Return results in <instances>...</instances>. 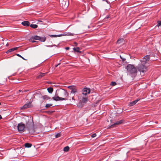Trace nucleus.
Wrapping results in <instances>:
<instances>
[{"instance_id":"obj_1","label":"nucleus","mask_w":161,"mask_h":161,"mask_svg":"<svg viewBox=\"0 0 161 161\" xmlns=\"http://www.w3.org/2000/svg\"><path fill=\"white\" fill-rule=\"evenodd\" d=\"M58 94H59L60 96L63 97H66L68 95V93L66 91L63 89H60L58 91V93H57L56 95L52 97V98L53 100L57 101L67 100L65 98L59 97Z\"/></svg>"},{"instance_id":"obj_2","label":"nucleus","mask_w":161,"mask_h":161,"mask_svg":"<svg viewBox=\"0 0 161 161\" xmlns=\"http://www.w3.org/2000/svg\"><path fill=\"white\" fill-rule=\"evenodd\" d=\"M126 69L129 75L131 76L135 75L137 72V70L136 68L133 65L130 64H129L127 65Z\"/></svg>"},{"instance_id":"obj_3","label":"nucleus","mask_w":161,"mask_h":161,"mask_svg":"<svg viewBox=\"0 0 161 161\" xmlns=\"http://www.w3.org/2000/svg\"><path fill=\"white\" fill-rule=\"evenodd\" d=\"M138 71L140 72L144 73L147 70V68L146 67L143 63L141 62V63L139 64L136 67Z\"/></svg>"},{"instance_id":"obj_4","label":"nucleus","mask_w":161,"mask_h":161,"mask_svg":"<svg viewBox=\"0 0 161 161\" xmlns=\"http://www.w3.org/2000/svg\"><path fill=\"white\" fill-rule=\"evenodd\" d=\"M25 128V125L22 123L19 124L17 126L18 130L20 132H23Z\"/></svg>"},{"instance_id":"obj_5","label":"nucleus","mask_w":161,"mask_h":161,"mask_svg":"<svg viewBox=\"0 0 161 161\" xmlns=\"http://www.w3.org/2000/svg\"><path fill=\"white\" fill-rule=\"evenodd\" d=\"M150 59V56L149 55H146L145 56L143 59H141V62L143 63L144 64H146L147 62L149 61Z\"/></svg>"},{"instance_id":"obj_6","label":"nucleus","mask_w":161,"mask_h":161,"mask_svg":"<svg viewBox=\"0 0 161 161\" xmlns=\"http://www.w3.org/2000/svg\"><path fill=\"white\" fill-rule=\"evenodd\" d=\"M90 89L88 88H84L82 90V94L85 96L86 95L90 93Z\"/></svg>"},{"instance_id":"obj_7","label":"nucleus","mask_w":161,"mask_h":161,"mask_svg":"<svg viewBox=\"0 0 161 161\" xmlns=\"http://www.w3.org/2000/svg\"><path fill=\"white\" fill-rule=\"evenodd\" d=\"M124 120H121L119 121H117L115 123H114L113 125L110 126V127L112 128L114 127L115 125H119L121 124L123 122Z\"/></svg>"},{"instance_id":"obj_8","label":"nucleus","mask_w":161,"mask_h":161,"mask_svg":"<svg viewBox=\"0 0 161 161\" xmlns=\"http://www.w3.org/2000/svg\"><path fill=\"white\" fill-rule=\"evenodd\" d=\"M74 33H72L70 32H65L64 34H61L62 36H73L74 35Z\"/></svg>"},{"instance_id":"obj_9","label":"nucleus","mask_w":161,"mask_h":161,"mask_svg":"<svg viewBox=\"0 0 161 161\" xmlns=\"http://www.w3.org/2000/svg\"><path fill=\"white\" fill-rule=\"evenodd\" d=\"M139 100V99H138L135 101L130 102L129 104V105L130 106H131L135 105Z\"/></svg>"},{"instance_id":"obj_10","label":"nucleus","mask_w":161,"mask_h":161,"mask_svg":"<svg viewBox=\"0 0 161 161\" xmlns=\"http://www.w3.org/2000/svg\"><path fill=\"white\" fill-rule=\"evenodd\" d=\"M31 103L30 102L28 103L25 104L21 108L22 109H25L29 108L31 106Z\"/></svg>"},{"instance_id":"obj_11","label":"nucleus","mask_w":161,"mask_h":161,"mask_svg":"<svg viewBox=\"0 0 161 161\" xmlns=\"http://www.w3.org/2000/svg\"><path fill=\"white\" fill-rule=\"evenodd\" d=\"M21 24L24 26H28L29 25L30 23L28 21H24L22 22Z\"/></svg>"},{"instance_id":"obj_12","label":"nucleus","mask_w":161,"mask_h":161,"mask_svg":"<svg viewBox=\"0 0 161 161\" xmlns=\"http://www.w3.org/2000/svg\"><path fill=\"white\" fill-rule=\"evenodd\" d=\"M18 48L17 47H14V48H11L9 49L6 52V53H9L12 52L14 50H16Z\"/></svg>"},{"instance_id":"obj_13","label":"nucleus","mask_w":161,"mask_h":161,"mask_svg":"<svg viewBox=\"0 0 161 161\" xmlns=\"http://www.w3.org/2000/svg\"><path fill=\"white\" fill-rule=\"evenodd\" d=\"M88 100V97H83L82 99V102L84 103H86Z\"/></svg>"},{"instance_id":"obj_14","label":"nucleus","mask_w":161,"mask_h":161,"mask_svg":"<svg viewBox=\"0 0 161 161\" xmlns=\"http://www.w3.org/2000/svg\"><path fill=\"white\" fill-rule=\"evenodd\" d=\"M45 73H41L37 77V78H41L42 77L44 76Z\"/></svg>"},{"instance_id":"obj_15","label":"nucleus","mask_w":161,"mask_h":161,"mask_svg":"<svg viewBox=\"0 0 161 161\" xmlns=\"http://www.w3.org/2000/svg\"><path fill=\"white\" fill-rule=\"evenodd\" d=\"M124 39L123 38L119 39L117 41V43L118 44H120L123 42Z\"/></svg>"},{"instance_id":"obj_16","label":"nucleus","mask_w":161,"mask_h":161,"mask_svg":"<svg viewBox=\"0 0 161 161\" xmlns=\"http://www.w3.org/2000/svg\"><path fill=\"white\" fill-rule=\"evenodd\" d=\"M47 90L49 93H51L53 91V89L52 87H48L47 88Z\"/></svg>"},{"instance_id":"obj_17","label":"nucleus","mask_w":161,"mask_h":161,"mask_svg":"<svg viewBox=\"0 0 161 161\" xmlns=\"http://www.w3.org/2000/svg\"><path fill=\"white\" fill-rule=\"evenodd\" d=\"M50 37H60L61 36V34L56 35H50Z\"/></svg>"},{"instance_id":"obj_18","label":"nucleus","mask_w":161,"mask_h":161,"mask_svg":"<svg viewBox=\"0 0 161 161\" xmlns=\"http://www.w3.org/2000/svg\"><path fill=\"white\" fill-rule=\"evenodd\" d=\"M40 41L42 42H44L45 41L46 38L45 37H40V39H39Z\"/></svg>"},{"instance_id":"obj_19","label":"nucleus","mask_w":161,"mask_h":161,"mask_svg":"<svg viewBox=\"0 0 161 161\" xmlns=\"http://www.w3.org/2000/svg\"><path fill=\"white\" fill-rule=\"evenodd\" d=\"M31 144L28 143H26L25 144V146L26 147H30L31 146Z\"/></svg>"},{"instance_id":"obj_20","label":"nucleus","mask_w":161,"mask_h":161,"mask_svg":"<svg viewBox=\"0 0 161 161\" xmlns=\"http://www.w3.org/2000/svg\"><path fill=\"white\" fill-rule=\"evenodd\" d=\"M43 99L47 100L50 99V98L47 95L43 96L42 97Z\"/></svg>"},{"instance_id":"obj_21","label":"nucleus","mask_w":161,"mask_h":161,"mask_svg":"<svg viewBox=\"0 0 161 161\" xmlns=\"http://www.w3.org/2000/svg\"><path fill=\"white\" fill-rule=\"evenodd\" d=\"M30 26L32 28L34 29H36L38 27L37 25L35 24H31L30 25Z\"/></svg>"},{"instance_id":"obj_22","label":"nucleus","mask_w":161,"mask_h":161,"mask_svg":"<svg viewBox=\"0 0 161 161\" xmlns=\"http://www.w3.org/2000/svg\"><path fill=\"white\" fill-rule=\"evenodd\" d=\"M80 48L79 47H74L73 50L77 52H80L79 51Z\"/></svg>"},{"instance_id":"obj_23","label":"nucleus","mask_w":161,"mask_h":161,"mask_svg":"<svg viewBox=\"0 0 161 161\" xmlns=\"http://www.w3.org/2000/svg\"><path fill=\"white\" fill-rule=\"evenodd\" d=\"M76 92H77V90L75 87L73 88V89H72L71 91V93H74Z\"/></svg>"},{"instance_id":"obj_24","label":"nucleus","mask_w":161,"mask_h":161,"mask_svg":"<svg viewBox=\"0 0 161 161\" xmlns=\"http://www.w3.org/2000/svg\"><path fill=\"white\" fill-rule=\"evenodd\" d=\"M32 37H33L34 39H35V40H39V39H40V36H32Z\"/></svg>"},{"instance_id":"obj_25","label":"nucleus","mask_w":161,"mask_h":161,"mask_svg":"<svg viewBox=\"0 0 161 161\" xmlns=\"http://www.w3.org/2000/svg\"><path fill=\"white\" fill-rule=\"evenodd\" d=\"M69 148L68 146H66L64 148V150L65 152H67L69 150Z\"/></svg>"},{"instance_id":"obj_26","label":"nucleus","mask_w":161,"mask_h":161,"mask_svg":"<svg viewBox=\"0 0 161 161\" xmlns=\"http://www.w3.org/2000/svg\"><path fill=\"white\" fill-rule=\"evenodd\" d=\"M75 86L74 85L69 86H68V88L69 89H70L71 90L72 89H73V88H74Z\"/></svg>"},{"instance_id":"obj_27","label":"nucleus","mask_w":161,"mask_h":161,"mask_svg":"<svg viewBox=\"0 0 161 161\" xmlns=\"http://www.w3.org/2000/svg\"><path fill=\"white\" fill-rule=\"evenodd\" d=\"M35 39L32 36L30 39V41L32 42H36L35 41Z\"/></svg>"},{"instance_id":"obj_28","label":"nucleus","mask_w":161,"mask_h":161,"mask_svg":"<svg viewBox=\"0 0 161 161\" xmlns=\"http://www.w3.org/2000/svg\"><path fill=\"white\" fill-rule=\"evenodd\" d=\"M52 105V104H47L45 106L46 108H49Z\"/></svg>"},{"instance_id":"obj_29","label":"nucleus","mask_w":161,"mask_h":161,"mask_svg":"<svg viewBox=\"0 0 161 161\" xmlns=\"http://www.w3.org/2000/svg\"><path fill=\"white\" fill-rule=\"evenodd\" d=\"M116 83L115 82H112L110 83V85L112 86H114L116 85Z\"/></svg>"},{"instance_id":"obj_30","label":"nucleus","mask_w":161,"mask_h":161,"mask_svg":"<svg viewBox=\"0 0 161 161\" xmlns=\"http://www.w3.org/2000/svg\"><path fill=\"white\" fill-rule=\"evenodd\" d=\"M16 55L17 56H19L20 58H21L25 60H26V59H25L23 57H22L21 55H20L19 54H16Z\"/></svg>"},{"instance_id":"obj_31","label":"nucleus","mask_w":161,"mask_h":161,"mask_svg":"<svg viewBox=\"0 0 161 161\" xmlns=\"http://www.w3.org/2000/svg\"><path fill=\"white\" fill-rule=\"evenodd\" d=\"M61 136V134L60 133H57L55 136L56 138H58Z\"/></svg>"},{"instance_id":"obj_32","label":"nucleus","mask_w":161,"mask_h":161,"mask_svg":"<svg viewBox=\"0 0 161 161\" xmlns=\"http://www.w3.org/2000/svg\"><path fill=\"white\" fill-rule=\"evenodd\" d=\"M158 25L157 26L158 27L161 25V20L160 21H158L157 22Z\"/></svg>"},{"instance_id":"obj_33","label":"nucleus","mask_w":161,"mask_h":161,"mask_svg":"<svg viewBox=\"0 0 161 161\" xmlns=\"http://www.w3.org/2000/svg\"><path fill=\"white\" fill-rule=\"evenodd\" d=\"M62 4H65V5L64 6V8H66L68 7V4H66V3H65L64 1L63 2Z\"/></svg>"},{"instance_id":"obj_34","label":"nucleus","mask_w":161,"mask_h":161,"mask_svg":"<svg viewBox=\"0 0 161 161\" xmlns=\"http://www.w3.org/2000/svg\"><path fill=\"white\" fill-rule=\"evenodd\" d=\"M96 136V133H94L92 135L91 137L92 138L95 137Z\"/></svg>"},{"instance_id":"obj_35","label":"nucleus","mask_w":161,"mask_h":161,"mask_svg":"<svg viewBox=\"0 0 161 161\" xmlns=\"http://www.w3.org/2000/svg\"><path fill=\"white\" fill-rule=\"evenodd\" d=\"M110 17V16H109V15H108V16H106V17L105 18V19H108Z\"/></svg>"},{"instance_id":"obj_36","label":"nucleus","mask_w":161,"mask_h":161,"mask_svg":"<svg viewBox=\"0 0 161 161\" xmlns=\"http://www.w3.org/2000/svg\"><path fill=\"white\" fill-rule=\"evenodd\" d=\"M74 44H75V45L76 46H77L78 45L77 43V42H75L74 43Z\"/></svg>"},{"instance_id":"obj_37","label":"nucleus","mask_w":161,"mask_h":161,"mask_svg":"<svg viewBox=\"0 0 161 161\" xmlns=\"http://www.w3.org/2000/svg\"><path fill=\"white\" fill-rule=\"evenodd\" d=\"M69 47H66L65 48V49L66 50H69Z\"/></svg>"},{"instance_id":"obj_38","label":"nucleus","mask_w":161,"mask_h":161,"mask_svg":"<svg viewBox=\"0 0 161 161\" xmlns=\"http://www.w3.org/2000/svg\"><path fill=\"white\" fill-rule=\"evenodd\" d=\"M60 64V63H59L58 64H57V65H56L55 66V67H58V65H59Z\"/></svg>"},{"instance_id":"obj_39","label":"nucleus","mask_w":161,"mask_h":161,"mask_svg":"<svg viewBox=\"0 0 161 161\" xmlns=\"http://www.w3.org/2000/svg\"><path fill=\"white\" fill-rule=\"evenodd\" d=\"M122 60L123 61H125L126 60V59L125 58H123L122 59Z\"/></svg>"},{"instance_id":"obj_40","label":"nucleus","mask_w":161,"mask_h":161,"mask_svg":"<svg viewBox=\"0 0 161 161\" xmlns=\"http://www.w3.org/2000/svg\"><path fill=\"white\" fill-rule=\"evenodd\" d=\"M47 46L48 47H52L51 46H49V45H48V46Z\"/></svg>"},{"instance_id":"obj_41","label":"nucleus","mask_w":161,"mask_h":161,"mask_svg":"<svg viewBox=\"0 0 161 161\" xmlns=\"http://www.w3.org/2000/svg\"><path fill=\"white\" fill-rule=\"evenodd\" d=\"M2 118V117L1 115H0V119H1Z\"/></svg>"},{"instance_id":"obj_42","label":"nucleus","mask_w":161,"mask_h":161,"mask_svg":"<svg viewBox=\"0 0 161 161\" xmlns=\"http://www.w3.org/2000/svg\"><path fill=\"white\" fill-rule=\"evenodd\" d=\"M120 58H121V59H122L123 58L122 57H121V56H120Z\"/></svg>"},{"instance_id":"obj_43","label":"nucleus","mask_w":161,"mask_h":161,"mask_svg":"<svg viewBox=\"0 0 161 161\" xmlns=\"http://www.w3.org/2000/svg\"><path fill=\"white\" fill-rule=\"evenodd\" d=\"M120 58H121V59H122L123 58L122 57H121V56H120Z\"/></svg>"},{"instance_id":"obj_44","label":"nucleus","mask_w":161,"mask_h":161,"mask_svg":"<svg viewBox=\"0 0 161 161\" xmlns=\"http://www.w3.org/2000/svg\"><path fill=\"white\" fill-rule=\"evenodd\" d=\"M39 21V22H42V21H40V20H39V21Z\"/></svg>"},{"instance_id":"obj_45","label":"nucleus","mask_w":161,"mask_h":161,"mask_svg":"<svg viewBox=\"0 0 161 161\" xmlns=\"http://www.w3.org/2000/svg\"><path fill=\"white\" fill-rule=\"evenodd\" d=\"M106 2L108 3V1H106Z\"/></svg>"},{"instance_id":"obj_46","label":"nucleus","mask_w":161,"mask_h":161,"mask_svg":"<svg viewBox=\"0 0 161 161\" xmlns=\"http://www.w3.org/2000/svg\"><path fill=\"white\" fill-rule=\"evenodd\" d=\"M2 38V41H3V37Z\"/></svg>"},{"instance_id":"obj_47","label":"nucleus","mask_w":161,"mask_h":161,"mask_svg":"<svg viewBox=\"0 0 161 161\" xmlns=\"http://www.w3.org/2000/svg\"><path fill=\"white\" fill-rule=\"evenodd\" d=\"M72 99L73 100H74V97H72Z\"/></svg>"},{"instance_id":"obj_48","label":"nucleus","mask_w":161,"mask_h":161,"mask_svg":"<svg viewBox=\"0 0 161 161\" xmlns=\"http://www.w3.org/2000/svg\"><path fill=\"white\" fill-rule=\"evenodd\" d=\"M6 46H8V44H7Z\"/></svg>"}]
</instances>
